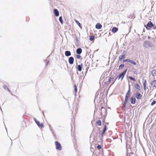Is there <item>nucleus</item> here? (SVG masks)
I'll list each match as a JSON object with an SVG mask.
<instances>
[{
  "mask_svg": "<svg viewBox=\"0 0 156 156\" xmlns=\"http://www.w3.org/2000/svg\"><path fill=\"white\" fill-rule=\"evenodd\" d=\"M55 144L56 146V150H58L59 151H60L62 150V147L61 145L58 141H56L55 142Z\"/></svg>",
  "mask_w": 156,
  "mask_h": 156,
  "instance_id": "obj_1",
  "label": "nucleus"
},
{
  "mask_svg": "<svg viewBox=\"0 0 156 156\" xmlns=\"http://www.w3.org/2000/svg\"><path fill=\"white\" fill-rule=\"evenodd\" d=\"M127 69L126 70L123 72L121 73L118 76L117 78H118V79L119 80L120 78H121V80H122L124 76L125 75V74L126 72Z\"/></svg>",
  "mask_w": 156,
  "mask_h": 156,
  "instance_id": "obj_2",
  "label": "nucleus"
},
{
  "mask_svg": "<svg viewBox=\"0 0 156 156\" xmlns=\"http://www.w3.org/2000/svg\"><path fill=\"white\" fill-rule=\"evenodd\" d=\"M130 88H129V90L127 91L125 97V100H128V99L130 97Z\"/></svg>",
  "mask_w": 156,
  "mask_h": 156,
  "instance_id": "obj_3",
  "label": "nucleus"
},
{
  "mask_svg": "<svg viewBox=\"0 0 156 156\" xmlns=\"http://www.w3.org/2000/svg\"><path fill=\"white\" fill-rule=\"evenodd\" d=\"M123 62H129L134 65H136V63L135 61H134L133 60H130L129 59H126L124 60H123Z\"/></svg>",
  "mask_w": 156,
  "mask_h": 156,
  "instance_id": "obj_4",
  "label": "nucleus"
},
{
  "mask_svg": "<svg viewBox=\"0 0 156 156\" xmlns=\"http://www.w3.org/2000/svg\"><path fill=\"white\" fill-rule=\"evenodd\" d=\"M135 97L137 99H140L142 97V95H141L139 92H136V94L135 95Z\"/></svg>",
  "mask_w": 156,
  "mask_h": 156,
  "instance_id": "obj_5",
  "label": "nucleus"
},
{
  "mask_svg": "<svg viewBox=\"0 0 156 156\" xmlns=\"http://www.w3.org/2000/svg\"><path fill=\"white\" fill-rule=\"evenodd\" d=\"M35 121L36 124L39 127L42 128L44 127L43 123H40L39 121L36 120V119L35 120Z\"/></svg>",
  "mask_w": 156,
  "mask_h": 156,
  "instance_id": "obj_6",
  "label": "nucleus"
},
{
  "mask_svg": "<svg viewBox=\"0 0 156 156\" xmlns=\"http://www.w3.org/2000/svg\"><path fill=\"white\" fill-rule=\"evenodd\" d=\"M74 59L72 57H70L69 58L68 61L70 64H72L74 62Z\"/></svg>",
  "mask_w": 156,
  "mask_h": 156,
  "instance_id": "obj_7",
  "label": "nucleus"
},
{
  "mask_svg": "<svg viewBox=\"0 0 156 156\" xmlns=\"http://www.w3.org/2000/svg\"><path fill=\"white\" fill-rule=\"evenodd\" d=\"M136 98L133 97H132L130 98V102L132 104H133L135 103Z\"/></svg>",
  "mask_w": 156,
  "mask_h": 156,
  "instance_id": "obj_8",
  "label": "nucleus"
},
{
  "mask_svg": "<svg viewBox=\"0 0 156 156\" xmlns=\"http://www.w3.org/2000/svg\"><path fill=\"white\" fill-rule=\"evenodd\" d=\"M153 24L151 22L149 21L148 22L146 26H145V27L147 28L146 26L149 27H151L153 26Z\"/></svg>",
  "mask_w": 156,
  "mask_h": 156,
  "instance_id": "obj_9",
  "label": "nucleus"
},
{
  "mask_svg": "<svg viewBox=\"0 0 156 156\" xmlns=\"http://www.w3.org/2000/svg\"><path fill=\"white\" fill-rule=\"evenodd\" d=\"M102 27V26L99 23H97L95 26L96 28L98 29H101Z\"/></svg>",
  "mask_w": 156,
  "mask_h": 156,
  "instance_id": "obj_10",
  "label": "nucleus"
},
{
  "mask_svg": "<svg viewBox=\"0 0 156 156\" xmlns=\"http://www.w3.org/2000/svg\"><path fill=\"white\" fill-rule=\"evenodd\" d=\"M143 85L144 86V89L145 91L146 90L147 81L146 80H145L143 82Z\"/></svg>",
  "mask_w": 156,
  "mask_h": 156,
  "instance_id": "obj_11",
  "label": "nucleus"
},
{
  "mask_svg": "<svg viewBox=\"0 0 156 156\" xmlns=\"http://www.w3.org/2000/svg\"><path fill=\"white\" fill-rule=\"evenodd\" d=\"M54 12L55 15L56 16H58L59 15V13L58 10L56 9H55L54 10Z\"/></svg>",
  "mask_w": 156,
  "mask_h": 156,
  "instance_id": "obj_12",
  "label": "nucleus"
},
{
  "mask_svg": "<svg viewBox=\"0 0 156 156\" xmlns=\"http://www.w3.org/2000/svg\"><path fill=\"white\" fill-rule=\"evenodd\" d=\"M106 130H107V126L106 125H105L104 126V129H103V131H102V133L101 134V136L102 137H103L104 134L105 133V132Z\"/></svg>",
  "mask_w": 156,
  "mask_h": 156,
  "instance_id": "obj_13",
  "label": "nucleus"
},
{
  "mask_svg": "<svg viewBox=\"0 0 156 156\" xmlns=\"http://www.w3.org/2000/svg\"><path fill=\"white\" fill-rule=\"evenodd\" d=\"M151 85L155 88H156V80L153 81L152 82H151Z\"/></svg>",
  "mask_w": 156,
  "mask_h": 156,
  "instance_id": "obj_14",
  "label": "nucleus"
},
{
  "mask_svg": "<svg viewBox=\"0 0 156 156\" xmlns=\"http://www.w3.org/2000/svg\"><path fill=\"white\" fill-rule=\"evenodd\" d=\"M82 49L81 48H79L76 50V53L78 54H80L82 52Z\"/></svg>",
  "mask_w": 156,
  "mask_h": 156,
  "instance_id": "obj_15",
  "label": "nucleus"
},
{
  "mask_svg": "<svg viewBox=\"0 0 156 156\" xmlns=\"http://www.w3.org/2000/svg\"><path fill=\"white\" fill-rule=\"evenodd\" d=\"M71 55V52L69 51H66L65 52V55L66 56H69Z\"/></svg>",
  "mask_w": 156,
  "mask_h": 156,
  "instance_id": "obj_16",
  "label": "nucleus"
},
{
  "mask_svg": "<svg viewBox=\"0 0 156 156\" xmlns=\"http://www.w3.org/2000/svg\"><path fill=\"white\" fill-rule=\"evenodd\" d=\"M118 30V28L115 27H114L112 28V31L113 33H115Z\"/></svg>",
  "mask_w": 156,
  "mask_h": 156,
  "instance_id": "obj_17",
  "label": "nucleus"
},
{
  "mask_svg": "<svg viewBox=\"0 0 156 156\" xmlns=\"http://www.w3.org/2000/svg\"><path fill=\"white\" fill-rule=\"evenodd\" d=\"M151 74L153 76H155L156 75V70L155 69L152 70Z\"/></svg>",
  "mask_w": 156,
  "mask_h": 156,
  "instance_id": "obj_18",
  "label": "nucleus"
},
{
  "mask_svg": "<svg viewBox=\"0 0 156 156\" xmlns=\"http://www.w3.org/2000/svg\"><path fill=\"white\" fill-rule=\"evenodd\" d=\"M135 87L139 90H140V87L139 85L137 83H136L135 84Z\"/></svg>",
  "mask_w": 156,
  "mask_h": 156,
  "instance_id": "obj_19",
  "label": "nucleus"
},
{
  "mask_svg": "<svg viewBox=\"0 0 156 156\" xmlns=\"http://www.w3.org/2000/svg\"><path fill=\"white\" fill-rule=\"evenodd\" d=\"M76 22L77 24L79 26V27L81 28V25L79 21L76 20H74Z\"/></svg>",
  "mask_w": 156,
  "mask_h": 156,
  "instance_id": "obj_20",
  "label": "nucleus"
},
{
  "mask_svg": "<svg viewBox=\"0 0 156 156\" xmlns=\"http://www.w3.org/2000/svg\"><path fill=\"white\" fill-rule=\"evenodd\" d=\"M96 124L98 126H100L101 125V121L100 120H98L96 122Z\"/></svg>",
  "mask_w": 156,
  "mask_h": 156,
  "instance_id": "obj_21",
  "label": "nucleus"
},
{
  "mask_svg": "<svg viewBox=\"0 0 156 156\" xmlns=\"http://www.w3.org/2000/svg\"><path fill=\"white\" fill-rule=\"evenodd\" d=\"M125 57V55H120L119 56V59L120 60H122L123 58H124Z\"/></svg>",
  "mask_w": 156,
  "mask_h": 156,
  "instance_id": "obj_22",
  "label": "nucleus"
},
{
  "mask_svg": "<svg viewBox=\"0 0 156 156\" xmlns=\"http://www.w3.org/2000/svg\"><path fill=\"white\" fill-rule=\"evenodd\" d=\"M78 70L80 71H81L82 70V67L80 65H79L78 66Z\"/></svg>",
  "mask_w": 156,
  "mask_h": 156,
  "instance_id": "obj_23",
  "label": "nucleus"
},
{
  "mask_svg": "<svg viewBox=\"0 0 156 156\" xmlns=\"http://www.w3.org/2000/svg\"><path fill=\"white\" fill-rule=\"evenodd\" d=\"M59 20L62 24H63V20L62 16H60L59 18Z\"/></svg>",
  "mask_w": 156,
  "mask_h": 156,
  "instance_id": "obj_24",
  "label": "nucleus"
},
{
  "mask_svg": "<svg viewBox=\"0 0 156 156\" xmlns=\"http://www.w3.org/2000/svg\"><path fill=\"white\" fill-rule=\"evenodd\" d=\"M94 37L93 36H90V41H92L94 39Z\"/></svg>",
  "mask_w": 156,
  "mask_h": 156,
  "instance_id": "obj_25",
  "label": "nucleus"
},
{
  "mask_svg": "<svg viewBox=\"0 0 156 156\" xmlns=\"http://www.w3.org/2000/svg\"><path fill=\"white\" fill-rule=\"evenodd\" d=\"M128 100H126L125 99V101L124 102H123V106H125L126 105V103L127 101Z\"/></svg>",
  "mask_w": 156,
  "mask_h": 156,
  "instance_id": "obj_26",
  "label": "nucleus"
},
{
  "mask_svg": "<svg viewBox=\"0 0 156 156\" xmlns=\"http://www.w3.org/2000/svg\"><path fill=\"white\" fill-rule=\"evenodd\" d=\"M124 64L120 65L119 66V69H122L124 67Z\"/></svg>",
  "mask_w": 156,
  "mask_h": 156,
  "instance_id": "obj_27",
  "label": "nucleus"
},
{
  "mask_svg": "<svg viewBox=\"0 0 156 156\" xmlns=\"http://www.w3.org/2000/svg\"><path fill=\"white\" fill-rule=\"evenodd\" d=\"M113 77H110L108 81L110 82L111 81H112L113 80Z\"/></svg>",
  "mask_w": 156,
  "mask_h": 156,
  "instance_id": "obj_28",
  "label": "nucleus"
},
{
  "mask_svg": "<svg viewBox=\"0 0 156 156\" xmlns=\"http://www.w3.org/2000/svg\"><path fill=\"white\" fill-rule=\"evenodd\" d=\"M74 91L75 92H76L77 91V87L76 85H74Z\"/></svg>",
  "mask_w": 156,
  "mask_h": 156,
  "instance_id": "obj_29",
  "label": "nucleus"
},
{
  "mask_svg": "<svg viewBox=\"0 0 156 156\" xmlns=\"http://www.w3.org/2000/svg\"><path fill=\"white\" fill-rule=\"evenodd\" d=\"M129 78L130 79V80H131L133 81H135V79L134 78H133V77H132L131 76H129Z\"/></svg>",
  "mask_w": 156,
  "mask_h": 156,
  "instance_id": "obj_30",
  "label": "nucleus"
},
{
  "mask_svg": "<svg viewBox=\"0 0 156 156\" xmlns=\"http://www.w3.org/2000/svg\"><path fill=\"white\" fill-rule=\"evenodd\" d=\"M148 41H145L144 44V46L145 47H146V44H148Z\"/></svg>",
  "mask_w": 156,
  "mask_h": 156,
  "instance_id": "obj_31",
  "label": "nucleus"
},
{
  "mask_svg": "<svg viewBox=\"0 0 156 156\" xmlns=\"http://www.w3.org/2000/svg\"><path fill=\"white\" fill-rule=\"evenodd\" d=\"M76 56L77 59H80L81 57V56L79 55H76Z\"/></svg>",
  "mask_w": 156,
  "mask_h": 156,
  "instance_id": "obj_32",
  "label": "nucleus"
},
{
  "mask_svg": "<svg viewBox=\"0 0 156 156\" xmlns=\"http://www.w3.org/2000/svg\"><path fill=\"white\" fill-rule=\"evenodd\" d=\"M156 103V101H153V102L151 103V105H154V104H155Z\"/></svg>",
  "mask_w": 156,
  "mask_h": 156,
  "instance_id": "obj_33",
  "label": "nucleus"
},
{
  "mask_svg": "<svg viewBox=\"0 0 156 156\" xmlns=\"http://www.w3.org/2000/svg\"><path fill=\"white\" fill-rule=\"evenodd\" d=\"M97 147L98 149H100L101 148V145H98L97 146Z\"/></svg>",
  "mask_w": 156,
  "mask_h": 156,
  "instance_id": "obj_34",
  "label": "nucleus"
},
{
  "mask_svg": "<svg viewBox=\"0 0 156 156\" xmlns=\"http://www.w3.org/2000/svg\"><path fill=\"white\" fill-rule=\"evenodd\" d=\"M122 109V110L123 111H125V109H126V107L123 106Z\"/></svg>",
  "mask_w": 156,
  "mask_h": 156,
  "instance_id": "obj_35",
  "label": "nucleus"
},
{
  "mask_svg": "<svg viewBox=\"0 0 156 156\" xmlns=\"http://www.w3.org/2000/svg\"><path fill=\"white\" fill-rule=\"evenodd\" d=\"M104 108V107H101V109H102V108Z\"/></svg>",
  "mask_w": 156,
  "mask_h": 156,
  "instance_id": "obj_36",
  "label": "nucleus"
},
{
  "mask_svg": "<svg viewBox=\"0 0 156 156\" xmlns=\"http://www.w3.org/2000/svg\"><path fill=\"white\" fill-rule=\"evenodd\" d=\"M114 82H115V81H114V82H113V83H112V84H113V83H114Z\"/></svg>",
  "mask_w": 156,
  "mask_h": 156,
  "instance_id": "obj_37",
  "label": "nucleus"
}]
</instances>
